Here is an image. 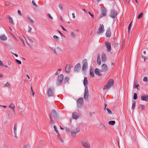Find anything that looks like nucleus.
I'll list each match as a JSON object with an SVG mask.
<instances>
[{"label":"nucleus","instance_id":"1","mask_svg":"<svg viewBox=\"0 0 148 148\" xmlns=\"http://www.w3.org/2000/svg\"><path fill=\"white\" fill-rule=\"evenodd\" d=\"M83 84L85 87L84 97L85 99H87L89 96V94L88 87V81L86 77L84 78Z\"/></svg>","mask_w":148,"mask_h":148},{"label":"nucleus","instance_id":"2","mask_svg":"<svg viewBox=\"0 0 148 148\" xmlns=\"http://www.w3.org/2000/svg\"><path fill=\"white\" fill-rule=\"evenodd\" d=\"M114 83L113 80L112 79H110L108 82L104 86L103 89L108 90L113 85Z\"/></svg>","mask_w":148,"mask_h":148},{"label":"nucleus","instance_id":"3","mask_svg":"<svg viewBox=\"0 0 148 148\" xmlns=\"http://www.w3.org/2000/svg\"><path fill=\"white\" fill-rule=\"evenodd\" d=\"M81 143L82 146L85 148H90V145L89 142L86 139H82Z\"/></svg>","mask_w":148,"mask_h":148},{"label":"nucleus","instance_id":"4","mask_svg":"<svg viewBox=\"0 0 148 148\" xmlns=\"http://www.w3.org/2000/svg\"><path fill=\"white\" fill-rule=\"evenodd\" d=\"M64 75L63 74H61L58 76L57 82V85H60L62 84L63 80Z\"/></svg>","mask_w":148,"mask_h":148},{"label":"nucleus","instance_id":"5","mask_svg":"<svg viewBox=\"0 0 148 148\" xmlns=\"http://www.w3.org/2000/svg\"><path fill=\"white\" fill-rule=\"evenodd\" d=\"M79 131V129L78 127L73 129L71 132V134L72 136L75 137L76 134L78 133Z\"/></svg>","mask_w":148,"mask_h":148},{"label":"nucleus","instance_id":"6","mask_svg":"<svg viewBox=\"0 0 148 148\" xmlns=\"http://www.w3.org/2000/svg\"><path fill=\"white\" fill-rule=\"evenodd\" d=\"M83 98L80 97L78 99L77 101V107L78 108H81L83 105Z\"/></svg>","mask_w":148,"mask_h":148},{"label":"nucleus","instance_id":"7","mask_svg":"<svg viewBox=\"0 0 148 148\" xmlns=\"http://www.w3.org/2000/svg\"><path fill=\"white\" fill-rule=\"evenodd\" d=\"M104 27L103 24H100L99 27V28L97 32V34H99L102 33L104 31Z\"/></svg>","mask_w":148,"mask_h":148},{"label":"nucleus","instance_id":"8","mask_svg":"<svg viewBox=\"0 0 148 148\" xmlns=\"http://www.w3.org/2000/svg\"><path fill=\"white\" fill-rule=\"evenodd\" d=\"M83 65L82 66V70L83 71H85L86 69L88 68V63L87 60L86 59H84L83 61Z\"/></svg>","mask_w":148,"mask_h":148},{"label":"nucleus","instance_id":"9","mask_svg":"<svg viewBox=\"0 0 148 148\" xmlns=\"http://www.w3.org/2000/svg\"><path fill=\"white\" fill-rule=\"evenodd\" d=\"M117 14V12L115 10H112L111 12L110 16L113 18H115L116 17Z\"/></svg>","mask_w":148,"mask_h":148},{"label":"nucleus","instance_id":"10","mask_svg":"<svg viewBox=\"0 0 148 148\" xmlns=\"http://www.w3.org/2000/svg\"><path fill=\"white\" fill-rule=\"evenodd\" d=\"M81 65L79 63L77 64L74 68V71L75 72L79 71Z\"/></svg>","mask_w":148,"mask_h":148},{"label":"nucleus","instance_id":"11","mask_svg":"<svg viewBox=\"0 0 148 148\" xmlns=\"http://www.w3.org/2000/svg\"><path fill=\"white\" fill-rule=\"evenodd\" d=\"M105 45L107 48V49L108 52L110 51L111 50V46L110 43L108 42H105Z\"/></svg>","mask_w":148,"mask_h":148},{"label":"nucleus","instance_id":"12","mask_svg":"<svg viewBox=\"0 0 148 148\" xmlns=\"http://www.w3.org/2000/svg\"><path fill=\"white\" fill-rule=\"evenodd\" d=\"M51 89L52 88L51 87H49L48 88L47 91V94L48 96L49 97L52 96L53 95V93Z\"/></svg>","mask_w":148,"mask_h":148},{"label":"nucleus","instance_id":"13","mask_svg":"<svg viewBox=\"0 0 148 148\" xmlns=\"http://www.w3.org/2000/svg\"><path fill=\"white\" fill-rule=\"evenodd\" d=\"M72 117L73 119H77L78 117V114L76 112H74L72 113Z\"/></svg>","mask_w":148,"mask_h":148},{"label":"nucleus","instance_id":"14","mask_svg":"<svg viewBox=\"0 0 148 148\" xmlns=\"http://www.w3.org/2000/svg\"><path fill=\"white\" fill-rule=\"evenodd\" d=\"M141 99L143 101H148V95H143L141 97Z\"/></svg>","mask_w":148,"mask_h":148},{"label":"nucleus","instance_id":"15","mask_svg":"<svg viewBox=\"0 0 148 148\" xmlns=\"http://www.w3.org/2000/svg\"><path fill=\"white\" fill-rule=\"evenodd\" d=\"M17 123H15L14 128V136L16 137L17 135Z\"/></svg>","mask_w":148,"mask_h":148},{"label":"nucleus","instance_id":"16","mask_svg":"<svg viewBox=\"0 0 148 148\" xmlns=\"http://www.w3.org/2000/svg\"><path fill=\"white\" fill-rule=\"evenodd\" d=\"M95 74L99 76H101L102 74L100 73V69L98 68H95Z\"/></svg>","mask_w":148,"mask_h":148},{"label":"nucleus","instance_id":"17","mask_svg":"<svg viewBox=\"0 0 148 148\" xmlns=\"http://www.w3.org/2000/svg\"><path fill=\"white\" fill-rule=\"evenodd\" d=\"M51 115L55 118H56L57 116V113L56 111L53 110L51 112Z\"/></svg>","mask_w":148,"mask_h":148},{"label":"nucleus","instance_id":"18","mask_svg":"<svg viewBox=\"0 0 148 148\" xmlns=\"http://www.w3.org/2000/svg\"><path fill=\"white\" fill-rule=\"evenodd\" d=\"M101 59L102 61L103 62H105L107 60V57L106 55L104 53H103L101 55Z\"/></svg>","mask_w":148,"mask_h":148},{"label":"nucleus","instance_id":"19","mask_svg":"<svg viewBox=\"0 0 148 148\" xmlns=\"http://www.w3.org/2000/svg\"><path fill=\"white\" fill-rule=\"evenodd\" d=\"M106 12L107 10L105 8L103 9L102 10L101 14L100 15V17L106 16Z\"/></svg>","mask_w":148,"mask_h":148},{"label":"nucleus","instance_id":"20","mask_svg":"<svg viewBox=\"0 0 148 148\" xmlns=\"http://www.w3.org/2000/svg\"><path fill=\"white\" fill-rule=\"evenodd\" d=\"M111 32L110 29V28H108L107 31H106V36L107 37H110L111 36Z\"/></svg>","mask_w":148,"mask_h":148},{"label":"nucleus","instance_id":"21","mask_svg":"<svg viewBox=\"0 0 148 148\" xmlns=\"http://www.w3.org/2000/svg\"><path fill=\"white\" fill-rule=\"evenodd\" d=\"M97 63L99 65H100L101 63V60L100 58V56L99 54H98L97 55Z\"/></svg>","mask_w":148,"mask_h":148},{"label":"nucleus","instance_id":"22","mask_svg":"<svg viewBox=\"0 0 148 148\" xmlns=\"http://www.w3.org/2000/svg\"><path fill=\"white\" fill-rule=\"evenodd\" d=\"M102 69H103L104 72H106L108 70V68L107 65L105 64H103L102 66Z\"/></svg>","mask_w":148,"mask_h":148},{"label":"nucleus","instance_id":"23","mask_svg":"<svg viewBox=\"0 0 148 148\" xmlns=\"http://www.w3.org/2000/svg\"><path fill=\"white\" fill-rule=\"evenodd\" d=\"M0 39L3 40L5 41L7 39V37L5 35L3 34L0 37Z\"/></svg>","mask_w":148,"mask_h":148},{"label":"nucleus","instance_id":"24","mask_svg":"<svg viewBox=\"0 0 148 148\" xmlns=\"http://www.w3.org/2000/svg\"><path fill=\"white\" fill-rule=\"evenodd\" d=\"M7 18L9 20L10 22L12 23V24H14V23L13 22V19L12 18H11L10 15L7 16Z\"/></svg>","mask_w":148,"mask_h":148},{"label":"nucleus","instance_id":"25","mask_svg":"<svg viewBox=\"0 0 148 148\" xmlns=\"http://www.w3.org/2000/svg\"><path fill=\"white\" fill-rule=\"evenodd\" d=\"M9 107L11 109H12L13 111H15L14 108L15 107V106L14 104L11 103Z\"/></svg>","mask_w":148,"mask_h":148},{"label":"nucleus","instance_id":"26","mask_svg":"<svg viewBox=\"0 0 148 148\" xmlns=\"http://www.w3.org/2000/svg\"><path fill=\"white\" fill-rule=\"evenodd\" d=\"M70 66L69 64H67L65 68V71L66 73H68L69 71Z\"/></svg>","mask_w":148,"mask_h":148},{"label":"nucleus","instance_id":"27","mask_svg":"<svg viewBox=\"0 0 148 148\" xmlns=\"http://www.w3.org/2000/svg\"><path fill=\"white\" fill-rule=\"evenodd\" d=\"M50 49L53 51V52L56 55L57 54V52L55 48L54 47H49Z\"/></svg>","mask_w":148,"mask_h":148},{"label":"nucleus","instance_id":"28","mask_svg":"<svg viewBox=\"0 0 148 148\" xmlns=\"http://www.w3.org/2000/svg\"><path fill=\"white\" fill-rule=\"evenodd\" d=\"M27 19L28 20L31 22V23H34V21L31 18L30 16L28 15L27 16Z\"/></svg>","mask_w":148,"mask_h":148},{"label":"nucleus","instance_id":"29","mask_svg":"<svg viewBox=\"0 0 148 148\" xmlns=\"http://www.w3.org/2000/svg\"><path fill=\"white\" fill-rule=\"evenodd\" d=\"M115 123V122L114 121H110L108 122V124L110 125H113Z\"/></svg>","mask_w":148,"mask_h":148},{"label":"nucleus","instance_id":"30","mask_svg":"<svg viewBox=\"0 0 148 148\" xmlns=\"http://www.w3.org/2000/svg\"><path fill=\"white\" fill-rule=\"evenodd\" d=\"M139 85L138 84V83H136V82H135L134 83V88H136L137 90H138V87L139 86Z\"/></svg>","mask_w":148,"mask_h":148},{"label":"nucleus","instance_id":"31","mask_svg":"<svg viewBox=\"0 0 148 148\" xmlns=\"http://www.w3.org/2000/svg\"><path fill=\"white\" fill-rule=\"evenodd\" d=\"M118 45L119 44L117 43H115L114 45V47L116 50H118L119 48Z\"/></svg>","mask_w":148,"mask_h":148},{"label":"nucleus","instance_id":"32","mask_svg":"<svg viewBox=\"0 0 148 148\" xmlns=\"http://www.w3.org/2000/svg\"><path fill=\"white\" fill-rule=\"evenodd\" d=\"M71 37L73 38H75L76 37L75 34L73 32H71Z\"/></svg>","mask_w":148,"mask_h":148},{"label":"nucleus","instance_id":"33","mask_svg":"<svg viewBox=\"0 0 148 148\" xmlns=\"http://www.w3.org/2000/svg\"><path fill=\"white\" fill-rule=\"evenodd\" d=\"M136 104V102L135 101H134L132 105V108L134 109L135 108Z\"/></svg>","mask_w":148,"mask_h":148},{"label":"nucleus","instance_id":"34","mask_svg":"<svg viewBox=\"0 0 148 148\" xmlns=\"http://www.w3.org/2000/svg\"><path fill=\"white\" fill-rule=\"evenodd\" d=\"M53 38H54L55 39V40L57 41H58L59 40V38L56 35H54L53 36Z\"/></svg>","mask_w":148,"mask_h":148},{"label":"nucleus","instance_id":"35","mask_svg":"<svg viewBox=\"0 0 148 148\" xmlns=\"http://www.w3.org/2000/svg\"><path fill=\"white\" fill-rule=\"evenodd\" d=\"M58 6H59L60 9L61 10H62V11H63V10L62 5V4L61 3H60L59 4H58Z\"/></svg>","mask_w":148,"mask_h":148},{"label":"nucleus","instance_id":"36","mask_svg":"<svg viewBox=\"0 0 148 148\" xmlns=\"http://www.w3.org/2000/svg\"><path fill=\"white\" fill-rule=\"evenodd\" d=\"M53 127L55 131L56 132V133L58 134V136H59V133L58 131L57 130V128L56 127V126L55 125H54L53 126Z\"/></svg>","mask_w":148,"mask_h":148},{"label":"nucleus","instance_id":"37","mask_svg":"<svg viewBox=\"0 0 148 148\" xmlns=\"http://www.w3.org/2000/svg\"><path fill=\"white\" fill-rule=\"evenodd\" d=\"M30 145L29 144H27L24 145L23 148H30Z\"/></svg>","mask_w":148,"mask_h":148},{"label":"nucleus","instance_id":"38","mask_svg":"<svg viewBox=\"0 0 148 148\" xmlns=\"http://www.w3.org/2000/svg\"><path fill=\"white\" fill-rule=\"evenodd\" d=\"M132 22H131V23L129 24L128 27V33H129L130 32V27L131 26V24Z\"/></svg>","mask_w":148,"mask_h":148},{"label":"nucleus","instance_id":"39","mask_svg":"<svg viewBox=\"0 0 148 148\" xmlns=\"http://www.w3.org/2000/svg\"><path fill=\"white\" fill-rule=\"evenodd\" d=\"M139 106L140 107L139 108H140L142 110H144L145 108V106L142 105H140Z\"/></svg>","mask_w":148,"mask_h":148},{"label":"nucleus","instance_id":"40","mask_svg":"<svg viewBox=\"0 0 148 148\" xmlns=\"http://www.w3.org/2000/svg\"><path fill=\"white\" fill-rule=\"evenodd\" d=\"M143 81L145 82H147L148 81V78L147 77L145 76L143 79Z\"/></svg>","mask_w":148,"mask_h":148},{"label":"nucleus","instance_id":"41","mask_svg":"<svg viewBox=\"0 0 148 148\" xmlns=\"http://www.w3.org/2000/svg\"><path fill=\"white\" fill-rule=\"evenodd\" d=\"M10 86V84L8 82H7L4 85V87H8Z\"/></svg>","mask_w":148,"mask_h":148},{"label":"nucleus","instance_id":"42","mask_svg":"<svg viewBox=\"0 0 148 148\" xmlns=\"http://www.w3.org/2000/svg\"><path fill=\"white\" fill-rule=\"evenodd\" d=\"M143 14L142 13H140L138 16L137 18L138 19H140L143 16Z\"/></svg>","mask_w":148,"mask_h":148},{"label":"nucleus","instance_id":"43","mask_svg":"<svg viewBox=\"0 0 148 148\" xmlns=\"http://www.w3.org/2000/svg\"><path fill=\"white\" fill-rule=\"evenodd\" d=\"M106 109L108 111V113L109 114H112V112H111V110L109 108H106Z\"/></svg>","mask_w":148,"mask_h":148},{"label":"nucleus","instance_id":"44","mask_svg":"<svg viewBox=\"0 0 148 148\" xmlns=\"http://www.w3.org/2000/svg\"><path fill=\"white\" fill-rule=\"evenodd\" d=\"M137 98V95L136 93H134V94L133 99L134 100H136Z\"/></svg>","mask_w":148,"mask_h":148},{"label":"nucleus","instance_id":"45","mask_svg":"<svg viewBox=\"0 0 148 148\" xmlns=\"http://www.w3.org/2000/svg\"><path fill=\"white\" fill-rule=\"evenodd\" d=\"M15 61L16 62L19 64H21V61L18 60L17 59H16Z\"/></svg>","mask_w":148,"mask_h":148},{"label":"nucleus","instance_id":"46","mask_svg":"<svg viewBox=\"0 0 148 148\" xmlns=\"http://www.w3.org/2000/svg\"><path fill=\"white\" fill-rule=\"evenodd\" d=\"M47 16L49 17V18H50L51 19L53 20V17L51 16V14L49 13L47 14Z\"/></svg>","mask_w":148,"mask_h":148},{"label":"nucleus","instance_id":"47","mask_svg":"<svg viewBox=\"0 0 148 148\" xmlns=\"http://www.w3.org/2000/svg\"><path fill=\"white\" fill-rule=\"evenodd\" d=\"M69 80V79L68 77H66L65 78L64 80V82H68V81Z\"/></svg>","mask_w":148,"mask_h":148},{"label":"nucleus","instance_id":"48","mask_svg":"<svg viewBox=\"0 0 148 148\" xmlns=\"http://www.w3.org/2000/svg\"><path fill=\"white\" fill-rule=\"evenodd\" d=\"M90 75L91 77H94L95 75L93 72H91V71H90Z\"/></svg>","mask_w":148,"mask_h":148},{"label":"nucleus","instance_id":"49","mask_svg":"<svg viewBox=\"0 0 148 148\" xmlns=\"http://www.w3.org/2000/svg\"><path fill=\"white\" fill-rule=\"evenodd\" d=\"M65 129L66 130V131L67 132H70V130L67 127H65Z\"/></svg>","mask_w":148,"mask_h":148},{"label":"nucleus","instance_id":"50","mask_svg":"<svg viewBox=\"0 0 148 148\" xmlns=\"http://www.w3.org/2000/svg\"><path fill=\"white\" fill-rule=\"evenodd\" d=\"M50 119L51 120V122H50V123L51 124H53L54 123V122H53V121L51 118V117L50 115Z\"/></svg>","mask_w":148,"mask_h":148},{"label":"nucleus","instance_id":"51","mask_svg":"<svg viewBox=\"0 0 148 148\" xmlns=\"http://www.w3.org/2000/svg\"><path fill=\"white\" fill-rule=\"evenodd\" d=\"M29 30H28V32L29 33H30L31 32V31L32 30V28L31 27L29 26H28Z\"/></svg>","mask_w":148,"mask_h":148},{"label":"nucleus","instance_id":"52","mask_svg":"<svg viewBox=\"0 0 148 148\" xmlns=\"http://www.w3.org/2000/svg\"><path fill=\"white\" fill-rule=\"evenodd\" d=\"M31 90L32 92V95L34 97V95L35 94V93L34 92L32 87H31Z\"/></svg>","mask_w":148,"mask_h":148},{"label":"nucleus","instance_id":"53","mask_svg":"<svg viewBox=\"0 0 148 148\" xmlns=\"http://www.w3.org/2000/svg\"><path fill=\"white\" fill-rule=\"evenodd\" d=\"M18 14L19 15V16H22V14H21V11L20 10H18Z\"/></svg>","mask_w":148,"mask_h":148},{"label":"nucleus","instance_id":"54","mask_svg":"<svg viewBox=\"0 0 148 148\" xmlns=\"http://www.w3.org/2000/svg\"><path fill=\"white\" fill-rule=\"evenodd\" d=\"M28 40H29V41L32 43H34V41H33L32 40V39H31V38H28Z\"/></svg>","mask_w":148,"mask_h":148},{"label":"nucleus","instance_id":"55","mask_svg":"<svg viewBox=\"0 0 148 148\" xmlns=\"http://www.w3.org/2000/svg\"><path fill=\"white\" fill-rule=\"evenodd\" d=\"M94 112H90L89 114L90 116H91L94 114Z\"/></svg>","mask_w":148,"mask_h":148},{"label":"nucleus","instance_id":"56","mask_svg":"<svg viewBox=\"0 0 148 148\" xmlns=\"http://www.w3.org/2000/svg\"><path fill=\"white\" fill-rule=\"evenodd\" d=\"M101 125L102 126V127L105 130H106V127L105 126V125L103 124Z\"/></svg>","mask_w":148,"mask_h":148},{"label":"nucleus","instance_id":"57","mask_svg":"<svg viewBox=\"0 0 148 148\" xmlns=\"http://www.w3.org/2000/svg\"><path fill=\"white\" fill-rule=\"evenodd\" d=\"M72 16H73V19H75V13H72Z\"/></svg>","mask_w":148,"mask_h":148},{"label":"nucleus","instance_id":"58","mask_svg":"<svg viewBox=\"0 0 148 148\" xmlns=\"http://www.w3.org/2000/svg\"><path fill=\"white\" fill-rule=\"evenodd\" d=\"M88 13L90 15V16H91L92 18H94V16L90 12H88Z\"/></svg>","mask_w":148,"mask_h":148},{"label":"nucleus","instance_id":"59","mask_svg":"<svg viewBox=\"0 0 148 148\" xmlns=\"http://www.w3.org/2000/svg\"><path fill=\"white\" fill-rule=\"evenodd\" d=\"M32 2L34 5L37 6L36 4L35 3L34 1V0H33L32 1Z\"/></svg>","mask_w":148,"mask_h":148},{"label":"nucleus","instance_id":"60","mask_svg":"<svg viewBox=\"0 0 148 148\" xmlns=\"http://www.w3.org/2000/svg\"><path fill=\"white\" fill-rule=\"evenodd\" d=\"M3 63L0 60V66H2L3 65Z\"/></svg>","mask_w":148,"mask_h":148},{"label":"nucleus","instance_id":"61","mask_svg":"<svg viewBox=\"0 0 148 148\" xmlns=\"http://www.w3.org/2000/svg\"><path fill=\"white\" fill-rule=\"evenodd\" d=\"M12 53L13 55H14L16 57H18V55L17 54H16V53H13L12 52Z\"/></svg>","mask_w":148,"mask_h":148},{"label":"nucleus","instance_id":"62","mask_svg":"<svg viewBox=\"0 0 148 148\" xmlns=\"http://www.w3.org/2000/svg\"><path fill=\"white\" fill-rule=\"evenodd\" d=\"M61 27L62 29L64 31H66V30L62 26H61Z\"/></svg>","mask_w":148,"mask_h":148},{"label":"nucleus","instance_id":"63","mask_svg":"<svg viewBox=\"0 0 148 148\" xmlns=\"http://www.w3.org/2000/svg\"><path fill=\"white\" fill-rule=\"evenodd\" d=\"M82 10H83L86 13H87V11H86L85 9H82Z\"/></svg>","mask_w":148,"mask_h":148},{"label":"nucleus","instance_id":"64","mask_svg":"<svg viewBox=\"0 0 148 148\" xmlns=\"http://www.w3.org/2000/svg\"><path fill=\"white\" fill-rule=\"evenodd\" d=\"M103 70L102 69H101V70H100V72H102L103 71H103Z\"/></svg>","mask_w":148,"mask_h":148}]
</instances>
